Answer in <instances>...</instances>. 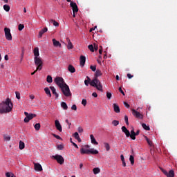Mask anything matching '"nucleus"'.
<instances>
[{"label": "nucleus", "instance_id": "obj_1", "mask_svg": "<svg viewBox=\"0 0 177 177\" xmlns=\"http://www.w3.org/2000/svg\"><path fill=\"white\" fill-rule=\"evenodd\" d=\"M13 109V103L10 99L7 98L5 101L0 103V114L10 113Z\"/></svg>", "mask_w": 177, "mask_h": 177}, {"label": "nucleus", "instance_id": "obj_2", "mask_svg": "<svg viewBox=\"0 0 177 177\" xmlns=\"http://www.w3.org/2000/svg\"><path fill=\"white\" fill-rule=\"evenodd\" d=\"M102 75V71L97 69L95 71V77L90 82V85L91 86L96 88V89H97V91H100V92H103V86L102 85L100 80L97 79V77H101Z\"/></svg>", "mask_w": 177, "mask_h": 177}, {"label": "nucleus", "instance_id": "obj_3", "mask_svg": "<svg viewBox=\"0 0 177 177\" xmlns=\"http://www.w3.org/2000/svg\"><path fill=\"white\" fill-rule=\"evenodd\" d=\"M33 55L35 56L34 61L35 66H37V70H42L44 62L42 61V58L39 57V48L38 47L34 48Z\"/></svg>", "mask_w": 177, "mask_h": 177}, {"label": "nucleus", "instance_id": "obj_4", "mask_svg": "<svg viewBox=\"0 0 177 177\" xmlns=\"http://www.w3.org/2000/svg\"><path fill=\"white\" fill-rule=\"evenodd\" d=\"M54 82L59 86V88H63L65 85H67L64 82V79L62 77H57L54 79Z\"/></svg>", "mask_w": 177, "mask_h": 177}, {"label": "nucleus", "instance_id": "obj_5", "mask_svg": "<svg viewBox=\"0 0 177 177\" xmlns=\"http://www.w3.org/2000/svg\"><path fill=\"white\" fill-rule=\"evenodd\" d=\"M60 88L64 96L66 97H70V96H71V91H70V87H68V85L66 84Z\"/></svg>", "mask_w": 177, "mask_h": 177}, {"label": "nucleus", "instance_id": "obj_6", "mask_svg": "<svg viewBox=\"0 0 177 177\" xmlns=\"http://www.w3.org/2000/svg\"><path fill=\"white\" fill-rule=\"evenodd\" d=\"M51 158H54V160H56L57 162H58V164H60V165H63V164H64V158H63V156H62V155H55V156H52Z\"/></svg>", "mask_w": 177, "mask_h": 177}, {"label": "nucleus", "instance_id": "obj_7", "mask_svg": "<svg viewBox=\"0 0 177 177\" xmlns=\"http://www.w3.org/2000/svg\"><path fill=\"white\" fill-rule=\"evenodd\" d=\"M24 115H26V118H24V122H30V120H32V118H35V117H37V115L34 113H29L28 112H24Z\"/></svg>", "mask_w": 177, "mask_h": 177}, {"label": "nucleus", "instance_id": "obj_8", "mask_svg": "<svg viewBox=\"0 0 177 177\" xmlns=\"http://www.w3.org/2000/svg\"><path fill=\"white\" fill-rule=\"evenodd\" d=\"M4 34L7 41H12V33H10V28H5Z\"/></svg>", "mask_w": 177, "mask_h": 177}, {"label": "nucleus", "instance_id": "obj_9", "mask_svg": "<svg viewBox=\"0 0 177 177\" xmlns=\"http://www.w3.org/2000/svg\"><path fill=\"white\" fill-rule=\"evenodd\" d=\"M160 170L167 177H175V171L174 170H170L169 172L162 168Z\"/></svg>", "mask_w": 177, "mask_h": 177}, {"label": "nucleus", "instance_id": "obj_10", "mask_svg": "<svg viewBox=\"0 0 177 177\" xmlns=\"http://www.w3.org/2000/svg\"><path fill=\"white\" fill-rule=\"evenodd\" d=\"M132 114L134 117H136V118H139L140 120H143V114L138 112V111L135 110V109H132Z\"/></svg>", "mask_w": 177, "mask_h": 177}, {"label": "nucleus", "instance_id": "obj_11", "mask_svg": "<svg viewBox=\"0 0 177 177\" xmlns=\"http://www.w3.org/2000/svg\"><path fill=\"white\" fill-rule=\"evenodd\" d=\"M139 133H140V131L139 130H138L135 133V131L133 129L132 130H131V139H132V140H135V139H136V136H138Z\"/></svg>", "mask_w": 177, "mask_h": 177}, {"label": "nucleus", "instance_id": "obj_12", "mask_svg": "<svg viewBox=\"0 0 177 177\" xmlns=\"http://www.w3.org/2000/svg\"><path fill=\"white\" fill-rule=\"evenodd\" d=\"M70 6L73 9V13H77L78 12V6L75 2L71 1Z\"/></svg>", "mask_w": 177, "mask_h": 177}, {"label": "nucleus", "instance_id": "obj_13", "mask_svg": "<svg viewBox=\"0 0 177 177\" xmlns=\"http://www.w3.org/2000/svg\"><path fill=\"white\" fill-rule=\"evenodd\" d=\"M55 125L56 129L59 131V132H62L63 129L62 127V124H60V122L58 120H56L55 121Z\"/></svg>", "mask_w": 177, "mask_h": 177}, {"label": "nucleus", "instance_id": "obj_14", "mask_svg": "<svg viewBox=\"0 0 177 177\" xmlns=\"http://www.w3.org/2000/svg\"><path fill=\"white\" fill-rule=\"evenodd\" d=\"M122 131L125 133L127 138H131V132H129V129H127L125 126L122 127Z\"/></svg>", "mask_w": 177, "mask_h": 177}, {"label": "nucleus", "instance_id": "obj_15", "mask_svg": "<svg viewBox=\"0 0 177 177\" xmlns=\"http://www.w3.org/2000/svg\"><path fill=\"white\" fill-rule=\"evenodd\" d=\"M67 41V49H68V50L73 49L74 48V45H73V43L71 42V40H70V39H66Z\"/></svg>", "mask_w": 177, "mask_h": 177}, {"label": "nucleus", "instance_id": "obj_16", "mask_svg": "<svg viewBox=\"0 0 177 177\" xmlns=\"http://www.w3.org/2000/svg\"><path fill=\"white\" fill-rule=\"evenodd\" d=\"M53 44L55 48H62V44H60V41L56 40V39H53Z\"/></svg>", "mask_w": 177, "mask_h": 177}, {"label": "nucleus", "instance_id": "obj_17", "mask_svg": "<svg viewBox=\"0 0 177 177\" xmlns=\"http://www.w3.org/2000/svg\"><path fill=\"white\" fill-rule=\"evenodd\" d=\"M35 169L38 172L42 171V166L39 163H34Z\"/></svg>", "mask_w": 177, "mask_h": 177}, {"label": "nucleus", "instance_id": "obj_18", "mask_svg": "<svg viewBox=\"0 0 177 177\" xmlns=\"http://www.w3.org/2000/svg\"><path fill=\"white\" fill-rule=\"evenodd\" d=\"M80 66H85V62H86V57L84 55H81L80 58Z\"/></svg>", "mask_w": 177, "mask_h": 177}, {"label": "nucleus", "instance_id": "obj_19", "mask_svg": "<svg viewBox=\"0 0 177 177\" xmlns=\"http://www.w3.org/2000/svg\"><path fill=\"white\" fill-rule=\"evenodd\" d=\"M90 139L91 140L92 145H95V146H97V145H99V142L96 141V139L95 138V136H93V134L90 135Z\"/></svg>", "mask_w": 177, "mask_h": 177}, {"label": "nucleus", "instance_id": "obj_20", "mask_svg": "<svg viewBox=\"0 0 177 177\" xmlns=\"http://www.w3.org/2000/svg\"><path fill=\"white\" fill-rule=\"evenodd\" d=\"M50 89L52 91L53 94L55 95L56 99L59 97V94L56 92V88L55 86H50Z\"/></svg>", "mask_w": 177, "mask_h": 177}, {"label": "nucleus", "instance_id": "obj_21", "mask_svg": "<svg viewBox=\"0 0 177 177\" xmlns=\"http://www.w3.org/2000/svg\"><path fill=\"white\" fill-rule=\"evenodd\" d=\"M48 32V28H44V29H41L39 32V37L41 38L42 37V35H44V34H45V32Z\"/></svg>", "mask_w": 177, "mask_h": 177}, {"label": "nucleus", "instance_id": "obj_22", "mask_svg": "<svg viewBox=\"0 0 177 177\" xmlns=\"http://www.w3.org/2000/svg\"><path fill=\"white\" fill-rule=\"evenodd\" d=\"M113 111H115V113H120L121 111V110L120 109V106L117 104H113Z\"/></svg>", "mask_w": 177, "mask_h": 177}, {"label": "nucleus", "instance_id": "obj_23", "mask_svg": "<svg viewBox=\"0 0 177 177\" xmlns=\"http://www.w3.org/2000/svg\"><path fill=\"white\" fill-rule=\"evenodd\" d=\"M80 153L81 154H89V149L82 147L80 149Z\"/></svg>", "mask_w": 177, "mask_h": 177}, {"label": "nucleus", "instance_id": "obj_24", "mask_svg": "<svg viewBox=\"0 0 177 177\" xmlns=\"http://www.w3.org/2000/svg\"><path fill=\"white\" fill-rule=\"evenodd\" d=\"M88 154H99V151L91 148L90 149H88Z\"/></svg>", "mask_w": 177, "mask_h": 177}, {"label": "nucleus", "instance_id": "obj_25", "mask_svg": "<svg viewBox=\"0 0 177 177\" xmlns=\"http://www.w3.org/2000/svg\"><path fill=\"white\" fill-rule=\"evenodd\" d=\"M73 136H74L75 139H76V140H77L79 142V143H81L82 140H81V138H80V134H78V132H75L73 134Z\"/></svg>", "mask_w": 177, "mask_h": 177}, {"label": "nucleus", "instance_id": "obj_26", "mask_svg": "<svg viewBox=\"0 0 177 177\" xmlns=\"http://www.w3.org/2000/svg\"><path fill=\"white\" fill-rule=\"evenodd\" d=\"M44 91L46 92L47 96H49V97H52V93H50V90L49 89V88L46 87L44 88Z\"/></svg>", "mask_w": 177, "mask_h": 177}, {"label": "nucleus", "instance_id": "obj_27", "mask_svg": "<svg viewBox=\"0 0 177 177\" xmlns=\"http://www.w3.org/2000/svg\"><path fill=\"white\" fill-rule=\"evenodd\" d=\"M68 70L70 73H75V68H74L73 65H69L68 66Z\"/></svg>", "mask_w": 177, "mask_h": 177}, {"label": "nucleus", "instance_id": "obj_28", "mask_svg": "<svg viewBox=\"0 0 177 177\" xmlns=\"http://www.w3.org/2000/svg\"><path fill=\"white\" fill-rule=\"evenodd\" d=\"M26 147V145L24 142L20 140L19 141V150H23Z\"/></svg>", "mask_w": 177, "mask_h": 177}, {"label": "nucleus", "instance_id": "obj_29", "mask_svg": "<svg viewBox=\"0 0 177 177\" xmlns=\"http://www.w3.org/2000/svg\"><path fill=\"white\" fill-rule=\"evenodd\" d=\"M93 172L94 175H97V174H100V169L99 167H95L93 169Z\"/></svg>", "mask_w": 177, "mask_h": 177}, {"label": "nucleus", "instance_id": "obj_30", "mask_svg": "<svg viewBox=\"0 0 177 177\" xmlns=\"http://www.w3.org/2000/svg\"><path fill=\"white\" fill-rule=\"evenodd\" d=\"M120 160L122 162V166L127 167V163L125 162V158H124V155H120Z\"/></svg>", "mask_w": 177, "mask_h": 177}, {"label": "nucleus", "instance_id": "obj_31", "mask_svg": "<svg viewBox=\"0 0 177 177\" xmlns=\"http://www.w3.org/2000/svg\"><path fill=\"white\" fill-rule=\"evenodd\" d=\"M61 107H62L64 110H67V109H68V106H67V104L64 102H62L61 103Z\"/></svg>", "mask_w": 177, "mask_h": 177}, {"label": "nucleus", "instance_id": "obj_32", "mask_svg": "<svg viewBox=\"0 0 177 177\" xmlns=\"http://www.w3.org/2000/svg\"><path fill=\"white\" fill-rule=\"evenodd\" d=\"M46 81L48 84H52L53 82V79L52 78V76L48 75Z\"/></svg>", "mask_w": 177, "mask_h": 177}, {"label": "nucleus", "instance_id": "obj_33", "mask_svg": "<svg viewBox=\"0 0 177 177\" xmlns=\"http://www.w3.org/2000/svg\"><path fill=\"white\" fill-rule=\"evenodd\" d=\"M104 146L106 151H110V144H109V142H104Z\"/></svg>", "mask_w": 177, "mask_h": 177}, {"label": "nucleus", "instance_id": "obj_34", "mask_svg": "<svg viewBox=\"0 0 177 177\" xmlns=\"http://www.w3.org/2000/svg\"><path fill=\"white\" fill-rule=\"evenodd\" d=\"M3 140L6 141V142H10V136L9 135H4L3 136Z\"/></svg>", "mask_w": 177, "mask_h": 177}, {"label": "nucleus", "instance_id": "obj_35", "mask_svg": "<svg viewBox=\"0 0 177 177\" xmlns=\"http://www.w3.org/2000/svg\"><path fill=\"white\" fill-rule=\"evenodd\" d=\"M50 23H53V26L55 27H59V24L57 21H56L55 19H50Z\"/></svg>", "mask_w": 177, "mask_h": 177}, {"label": "nucleus", "instance_id": "obj_36", "mask_svg": "<svg viewBox=\"0 0 177 177\" xmlns=\"http://www.w3.org/2000/svg\"><path fill=\"white\" fill-rule=\"evenodd\" d=\"M129 161L131 162V165H133V164H135V158H133V156H130Z\"/></svg>", "mask_w": 177, "mask_h": 177}, {"label": "nucleus", "instance_id": "obj_37", "mask_svg": "<svg viewBox=\"0 0 177 177\" xmlns=\"http://www.w3.org/2000/svg\"><path fill=\"white\" fill-rule=\"evenodd\" d=\"M34 128L36 131H39V129H41V124L37 123L35 124Z\"/></svg>", "mask_w": 177, "mask_h": 177}, {"label": "nucleus", "instance_id": "obj_38", "mask_svg": "<svg viewBox=\"0 0 177 177\" xmlns=\"http://www.w3.org/2000/svg\"><path fill=\"white\" fill-rule=\"evenodd\" d=\"M6 177H16V176H15V174L12 172H6Z\"/></svg>", "mask_w": 177, "mask_h": 177}, {"label": "nucleus", "instance_id": "obj_39", "mask_svg": "<svg viewBox=\"0 0 177 177\" xmlns=\"http://www.w3.org/2000/svg\"><path fill=\"white\" fill-rule=\"evenodd\" d=\"M3 9L6 12H9V10H10V6H9V5L5 4L3 6Z\"/></svg>", "mask_w": 177, "mask_h": 177}, {"label": "nucleus", "instance_id": "obj_40", "mask_svg": "<svg viewBox=\"0 0 177 177\" xmlns=\"http://www.w3.org/2000/svg\"><path fill=\"white\" fill-rule=\"evenodd\" d=\"M142 128H144L145 129V131H150V127L149 126L146 125V124L142 123Z\"/></svg>", "mask_w": 177, "mask_h": 177}, {"label": "nucleus", "instance_id": "obj_41", "mask_svg": "<svg viewBox=\"0 0 177 177\" xmlns=\"http://www.w3.org/2000/svg\"><path fill=\"white\" fill-rule=\"evenodd\" d=\"M120 122L118 120H113L112 121V124L113 127H117V125H119Z\"/></svg>", "mask_w": 177, "mask_h": 177}, {"label": "nucleus", "instance_id": "obj_42", "mask_svg": "<svg viewBox=\"0 0 177 177\" xmlns=\"http://www.w3.org/2000/svg\"><path fill=\"white\" fill-rule=\"evenodd\" d=\"M145 139L149 146H153V142L147 137H145Z\"/></svg>", "mask_w": 177, "mask_h": 177}, {"label": "nucleus", "instance_id": "obj_43", "mask_svg": "<svg viewBox=\"0 0 177 177\" xmlns=\"http://www.w3.org/2000/svg\"><path fill=\"white\" fill-rule=\"evenodd\" d=\"M88 48L89 49V50H91V52H95V48L93 47V45H92V44L88 45Z\"/></svg>", "mask_w": 177, "mask_h": 177}, {"label": "nucleus", "instance_id": "obj_44", "mask_svg": "<svg viewBox=\"0 0 177 177\" xmlns=\"http://www.w3.org/2000/svg\"><path fill=\"white\" fill-rule=\"evenodd\" d=\"M90 82H91V79L89 77H88V80L84 81V84H85L86 86H88V85H89Z\"/></svg>", "mask_w": 177, "mask_h": 177}, {"label": "nucleus", "instance_id": "obj_45", "mask_svg": "<svg viewBox=\"0 0 177 177\" xmlns=\"http://www.w3.org/2000/svg\"><path fill=\"white\" fill-rule=\"evenodd\" d=\"M111 96H112L111 93H110V92L106 93V97H107V99H109V100H110V99H111Z\"/></svg>", "mask_w": 177, "mask_h": 177}, {"label": "nucleus", "instance_id": "obj_46", "mask_svg": "<svg viewBox=\"0 0 177 177\" xmlns=\"http://www.w3.org/2000/svg\"><path fill=\"white\" fill-rule=\"evenodd\" d=\"M23 28H24V24H19V25L18 26V30H19V31H21V30H23Z\"/></svg>", "mask_w": 177, "mask_h": 177}, {"label": "nucleus", "instance_id": "obj_47", "mask_svg": "<svg viewBox=\"0 0 177 177\" xmlns=\"http://www.w3.org/2000/svg\"><path fill=\"white\" fill-rule=\"evenodd\" d=\"M15 95H16V97H17V99H18V100H20V98H21V97H20V93H19V92H15Z\"/></svg>", "mask_w": 177, "mask_h": 177}, {"label": "nucleus", "instance_id": "obj_48", "mask_svg": "<svg viewBox=\"0 0 177 177\" xmlns=\"http://www.w3.org/2000/svg\"><path fill=\"white\" fill-rule=\"evenodd\" d=\"M77 131H78L79 133H82V132H84V129L81 127H79L77 129Z\"/></svg>", "mask_w": 177, "mask_h": 177}, {"label": "nucleus", "instance_id": "obj_49", "mask_svg": "<svg viewBox=\"0 0 177 177\" xmlns=\"http://www.w3.org/2000/svg\"><path fill=\"white\" fill-rule=\"evenodd\" d=\"M53 136H54V138H55L56 139H58V140H61L62 138L59 136H57L55 133L53 134Z\"/></svg>", "mask_w": 177, "mask_h": 177}, {"label": "nucleus", "instance_id": "obj_50", "mask_svg": "<svg viewBox=\"0 0 177 177\" xmlns=\"http://www.w3.org/2000/svg\"><path fill=\"white\" fill-rule=\"evenodd\" d=\"M124 121L127 125H129V122L128 121V117L127 115L124 116Z\"/></svg>", "mask_w": 177, "mask_h": 177}, {"label": "nucleus", "instance_id": "obj_51", "mask_svg": "<svg viewBox=\"0 0 177 177\" xmlns=\"http://www.w3.org/2000/svg\"><path fill=\"white\" fill-rule=\"evenodd\" d=\"M63 148H64L63 145H57V149L58 150H63Z\"/></svg>", "mask_w": 177, "mask_h": 177}, {"label": "nucleus", "instance_id": "obj_52", "mask_svg": "<svg viewBox=\"0 0 177 177\" xmlns=\"http://www.w3.org/2000/svg\"><path fill=\"white\" fill-rule=\"evenodd\" d=\"M91 70L93 71H96V66H90Z\"/></svg>", "mask_w": 177, "mask_h": 177}, {"label": "nucleus", "instance_id": "obj_53", "mask_svg": "<svg viewBox=\"0 0 177 177\" xmlns=\"http://www.w3.org/2000/svg\"><path fill=\"white\" fill-rule=\"evenodd\" d=\"M71 110H75V111H77V105L73 104V105L71 106Z\"/></svg>", "mask_w": 177, "mask_h": 177}, {"label": "nucleus", "instance_id": "obj_54", "mask_svg": "<svg viewBox=\"0 0 177 177\" xmlns=\"http://www.w3.org/2000/svg\"><path fill=\"white\" fill-rule=\"evenodd\" d=\"M119 91L123 95V96H125V93H124V91H122V88L121 87L119 88Z\"/></svg>", "mask_w": 177, "mask_h": 177}, {"label": "nucleus", "instance_id": "obj_55", "mask_svg": "<svg viewBox=\"0 0 177 177\" xmlns=\"http://www.w3.org/2000/svg\"><path fill=\"white\" fill-rule=\"evenodd\" d=\"M82 104L83 106H86V100L85 99H83L82 101Z\"/></svg>", "mask_w": 177, "mask_h": 177}, {"label": "nucleus", "instance_id": "obj_56", "mask_svg": "<svg viewBox=\"0 0 177 177\" xmlns=\"http://www.w3.org/2000/svg\"><path fill=\"white\" fill-rule=\"evenodd\" d=\"M29 97H30V100H34V99H35V96L32 94L30 95Z\"/></svg>", "mask_w": 177, "mask_h": 177}, {"label": "nucleus", "instance_id": "obj_57", "mask_svg": "<svg viewBox=\"0 0 177 177\" xmlns=\"http://www.w3.org/2000/svg\"><path fill=\"white\" fill-rule=\"evenodd\" d=\"M65 122L68 124V127H69V129H70V127H71V122H68V120H66Z\"/></svg>", "mask_w": 177, "mask_h": 177}, {"label": "nucleus", "instance_id": "obj_58", "mask_svg": "<svg viewBox=\"0 0 177 177\" xmlns=\"http://www.w3.org/2000/svg\"><path fill=\"white\" fill-rule=\"evenodd\" d=\"M124 105L127 109H129V107H130L129 104H128L127 102H124Z\"/></svg>", "mask_w": 177, "mask_h": 177}, {"label": "nucleus", "instance_id": "obj_59", "mask_svg": "<svg viewBox=\"0 0 177 177\" xmlns=\"http://www.w3.org/2000/svg\"><path fill=\"white\" fill-rule=\"evenodd\" d=\"M127 77L129 80H131V78H133V75H131V73H128L127 74Z\"/></svg>", "mask_w": 177, "mask_h": 177}, {"label": "nucleus", "instance_id": "obj_60", "mask_svg": "<svg viewBox=\"0 0 177 177\" xmlns=\"http://www.w3.org/2000/svg\"><path fill=\"white\" fill-rule=\"evenodd\" d=\"M92 96H93V97H97V93L96 92H94L92 93Z\"/></svg>", "mask_w": 177, "mask_h": 177}, {"label": "nucleus", "instance_id": "obj_61", "mask_svg": "<svg viewBox=\"0 0 177 177\" xmlns=\"http://www.w3.org/2000/svg\"><path fill=\"white\" fill-rule=\"evenodd\" d=\"M72 145L74 146V147H75V149H78V145H77V144L72 142Z\"/></svg>", "mask_w": 177, "mask_h": 177}, {"label": "nucleus", "instance_id": "obj_62", "mask_svg": "<svg viewBox=\"0 0 177 177\" xmlns=\"http://www.w3.org/2000/svg\"><path fill=\"white\" fill-rule=\"evenodd\" d=\"M97 26H95L94 28H92L90 29V32H92V31H95V30L96 29Z\"/></svg>", "mask_w": 177, "mask_h": 177}, {"label": "nucleus", "instance_id": "obj_63", "mask_svg": "<svg viewBox=\"0 0 177 177\" xmlns=\"http://www.w3.org/2000/svg\"><path fill=\"white\" fill-rule=\"evenodd\" d=\"M5 60H9V57L8 56V55H6L4 57Z\"/></svg>", "mask_w": 177, "mask_h": 177}, {"label": "nucleus", "instance_id": "obj_64", "mask_svg": "<svg viewBox=\"0 0 177 177\" xmlns=\"http://www.w3.org/2000/svg\"><path fill=\"white\" fill-rule=\"evenodd\" d=\"M94 49L95 50H97V46L95 44H94Z\"/></svg>", "mask_w": 177, "mask_h": 177}]
</instances>
